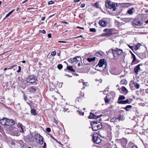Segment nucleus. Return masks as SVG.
Instances as JSON below:
<instances>
[{
	"instance_id": "nucleus-52",
	"label": "nucleus",
	"mask_w": 148,
	"mask_h": 148,
	"mask_svg": "<svg viewBox=\"0 0 148 148\" xmlns=\"http://www.w3.org/2000/svg\"><path fill=\"white\" fill-rule=\"evenodd\" d=\"M10 143L11 145H14L15 144V143L12 141H10Z\"/></svg>"
},
{
	"instance_id": "nucleus-50",
	"label": "nucleus",
	"mask_w": 148,
	"mask_h": 148,
	"mask_svg": "<svg viewBox=\"0 0 148 148\" xmlns=\"http://www.w3.org/2000/svg\"><path fill=\"white\" fill-rule=\"evenodd\" d=\"M23 148H28V146L26 144L22 146Z\"/></svg>"
},
{
	"instance_id": "nucleus-58",
	"label": "nucleus",
	"mask_w": 148,
	"mask_h": 148,
	"mask_svg": "<svg viewBox=\"0 0 148 148\" xmlns=\"http://www.w3.org/2000/svg\"><path fill=\"white\" fill-rule=\"evenodd\" d=\"M85 6V4H82L81 5V7L82 8H84Z\"/></svg>"
},
{
	"instance_id": "nucleus-33",
	"label": "nucleus",
	"mask_w": 148,
	"mask_h": 148,
	"mask_svg": "<svg viewBox=\"0 0 148 148\" xmlns=\"http://www.w3.org/2000/svg\"><path fill=\"white\" fill-rule=\"evenodd\" d=\"M93 5L95 6L97 8H99V2H96L95 3L93 4Z\"/></svg>"
},
{
	"instance_id": "nucleus-11",
	"label": "nucleus",
	"mask_w": 148,
	"mask_h": 148,
	"mask_svg": "<svg viewBox=\"0 0 148 148\" xmlns=\"http://www.w3.org/2000/svg\"><path fill=\"white\" fill-rule=\"evenodd\" d=\"M101 116V115L96 116L94 114H92V112H90L88 118L90 119H95L99 118Z\"/></svg>"
},
{
	"instance_id": "nucleus-42",
	"label": "nucleus",
	"mask_w": 148,
	"mask_h": 148,
	"mask_svg": "<svg viewBox=\"0 0 148 148\" xmlns=\"http://www.w3.org/2000/svg\"><path fill=\"white\" fill-rule=\"evenodd\" d=\"M55 3L53 1H51L48 3V5H50L51 4H54Z\"/></svg>"
},
{
	"instance_id": "nucleus-32",
	"label": "nucleus",
	"mask_w": 148,
	"mask_h": 148,
	"mask_svg": "<svg viewBox=\"0 0 148 148\" xmlns=\"http://www.w3.org/2000/svg\"><path fill=\"white\" fill-rule=\"evenodd\" d=\"M117 121L116 117H115L110 119V121L111 122H116Z\"/></svg>"
},
{
	"instance_id": "nucleus-17",
	"label": "nucleus",
	"mask_w": 148,
	"mask_h": 148,
	"mask_svg": "<svg viewBox=\"0 0 148 148\" xmlns=\"http://www.w3.org/2000/svg\"><path fill=\"white\" fill-rule=\"evenodd\" d=\"M7 118L5 117L0 120V123L3 125H6Z\"/></svg>"
},
{
	"instance_id": "nucleus-15",
	"label": "nucleus",
	"mask_w": 148,
	"mask_h": 148,
	"mask_svg": "<svg viewBox=\"0 0 148 148\" xmlns=\"http://www.w3.org/2000/svg\"><path fill=\"white\" fill-rule=\"evenodd\" d=\"M142 65L141 64H139L135 67L134 69V71L136 74H138V72L140 70V66Z\"/></svg>"
},
{
	"instance_id": "nucleus-10",
	"label": "nucleus",
	"mask_w": 148,
	"mask_h": 148,
	"mask_svg": "<svg viewBox=\"0 0 148 148\" xmlns=\"http://www.w3.org/2000/svg\"><path fill=\"white\" fill-rule=\"evenodd\" d=\"M99 23L100 25L102 27H105L107 25V22L103 19H101L99 21Z\"/></svg>"
},
{
	"instance_id": "nucleus-14",
	"label": "nucleus",
	"mask_w": 148,
	"mask_h": 148,
	"mask_svg": "<svg viewBox=\"0 0 148 148\" xmlns=\"http://www.w3.org/2000/svg\"><path fill=\"white\" fill-rule=\"evenodd\" d=\"M104 55V53L101 51H99L96 52L95 54V56H96L102 58Z\"/></svg>"
},
{
	"instance_id": "nucleus-23",
	"label": "nucleus",
	"mask_w": 148,
	"mask_h": 148,
	"mask_svg": "<svg viewBox=\"0 0 148 148\" xmlns=\"http://www.w3.org/2000/svg\"><path fill=\"white\" fill-rule=\"evenodd\" d=\"M141 45L140 43H138L136 46L134 47V49L135 50H137L139 49V48Z\"/></svg>"
},
{
	"instance_id": "nucleus-6",
	"label": "nucleus",
	"mask_w": 148,
	"mask_h": 148,
	"mask_svg": "<svg viewBox=\"0 0 148 148\" xmlns=\"http://www.w3.org/2000/svg\"><path fill=\"white\" fill-rule=\"evenodd\" d=\"M132 24L133 25L140 27L142 25L143 21L138 18H135L133 20Z\"/></svg>"
},
{
	"instance_id": "nucleus-5",
	"label": "nucleus",
	"mask_w": 148,
	"mask_h": 148,
	"mask_svg": "<svg viewBox=\"0 0 148 148\" xmlns=\"http://www.w3.org/2000/svg\"><path fill=\"white\" fill-rule=\"evenodd\" d=\"M37 80V77L34 75H31L27 78L26 81L27 82L33 84L35 83Z\"/></svg>"
},
{
	"instance_id": "nucleus-29",
	"label": "nucleus",
	"mask_w": 148,
	"mask_h": 148,
	"mask_svg": "<svg viewBox=\"0 0 148 148\" xmlns=\"http://www.w3.org/2000/svg\"><path fill=\"white\" fill-rule=\"evenodd\" d=\"M107 139L109 141H110L112 139V136L110 134H108L107 137Z\"/></svg>"
},
{
	"instance_id": "nucleus-43",
	"label": "nucleus",
	"mask_w": 148,
	"mask_h": 148,
	"mask_svg": "<svg viewBox=\"0 0 148 148\" xmlns=\"http://www.w3.org/2000/svg\"><path fill=\"white\" fill-rule=\"evenodd\" d=\"M19 130H20V132H21L24 133L23 127H21L20 128H19Z\"/></svg>"
},
{
	"instance_id": "nucleus-45",
	"label": "nucleus",
	"mask_w": 148,
	"mask_h": 148,
	"mask_svg": "<svg viewBox=\"0 0 148 148\" xmlns=\"http://www.w3.org/2000/svg\"><path fill=\"white\" fill-rule=\"evenodd\" d=\"M46 130L48 132H51V129L49 127H47V128Z\"/></svg>"
},
{
	"instance_id": "nucleus-12",
	"label": "nucleus",
	"mask_w": 148,
	"mask_h": 148,
	"mask_svg": "<svg viewBox=\"0 0 148 148\" xmlns=\"http://www.w3.org/2000/svg\"><path fill=\"white\" fill-rule=\"evenodd\" d=\"M15 124L14 121L12 119H7L6 124L7 126H12Z\"/></svg>"
},
{
	"instance_id": "nucleus-37",
	"label": "nucleus",
	"mask_w": 148,
	"mask_h": 148,
	"mask_svg": "<svg viewBox=\"0 0 148 148\" xmlns=\"http://www.w3.org/2000/svg\"><path fill=\"white\" fill-rule=\"evenodd\" d=\"M107 96H106V97L104 98L105 101L106 103H108L110 101L107 98Z\"/></svg>"
},
{
	"instance_id": "nucleus-53",
	"label": "nucleus",
	"mask_w": 148,
	"mask_h": 148,
	"mask_svg": "<svg viewBox=\"0 0 148 148\" xmlns=\"http://www.w3.org/2000/svg\"><path fill=\"white\" fill-rule=\"evenodd\" d=\"M58 42L59 43H65L67 42L65 41H58Z\"/></svg>"
},
{
	"instance_id": "nucleus-9",
	"label": "nucleus",
	"mask_w": 148,
	"mask_h": 148,
	"mask_svg": "<svg viewBox=\"0 0 148 148\" xmlns=\"http://www.w3.org/2000/svg\"><path fill=\"white\" fill-rule=\"evenodd\" d=\"M121 143L123 148H126L127 143V139L125 138H123L120 140Z\"/></svg>"
},
{
	"instance_id": "nucleus-47",
	"label": "nucleus",
	"mask_w": 148,
	"mask_h": 148,
	"mask_svg": "<svg viewBox=\"0 0 148 148\" xmlns=\"http://www.w3.org/2000/svg\"><path fill=\"white\" fill-rule=\"evenodd\" d=\"M40 32L43 34H45L46 33L45 31L44 30H42L40 31Z\"/></svg>"
},
{
	"instance_id": "nucleus-64",
	"label": "nucleus",
	"mask_w": 148,
	"mask_h": 148,
	"mask_svg": "<svg viewBox=\"0 0 148 148\" xmlns=\"http://www.w3.org/2000/svg\"><path fill=\"white\" fill-rule=\"evenodd\" d=\"M74 1L75 2H77L80 1V0H74Z\"/></svg>"
},
{
	"instance_id": "nucleus-59",
	"label": "nucleus",
	"mask_w": 148,
	"mask_h": 148,
	"mask_svg": "<svg viewBox=\"0 0 148 148\" xmlns=\"http://www.w3.org/2000/svg\"><path fill=\"white\" fill-rule=\"evenodd\" d=\"M115 39V38H110V39L111 40H112V41H113V42H114L115 41V40H114Z\"/></svg>"
},
{
	"instance_id": "nucleus-4",
	"label": "nucleus",
	"mask_w": 148,
	"mask_h": 148,
	"mask_svg": "<svg viewBox=\"0 0 148 148\" xmlns=\"http://www.w3.org/2000/svg\"><path fill=\"white\" fill-rule=\"evenodd\" d=\"M98 66L99 67H102L103 66V70H104L107 66L106 61L104 59H101L100 60L98 64L96 65V67H97Z\"/></svg>"
},
{
	"instance_id": "nucleus-26",
	"label": "nucleus",
	"mask_w": 148,
	"mask_h": 148,
	"mask_svg": "<svg viewBox=\"0 0 148 148\" xmlns=\"http://www.w3.org/2000/svg\"><path fill=\"white\" fill-rule=\"evenodd\" d=\"M31 113L33 115H36V110L34 109H32L31 110Z\"/></svg>"
},
{
	"instance_id": "nucleus-39",
	"label": "nucleus",
	"mask_w": 148,
	"mask_h": 148,
	"mask_svg": "<svg viewBox=\"0 0 148 148\" xmlns=\"http://www.w3.org/2000/svg\"><path fill=\"white\" fill-rule=\"evenodd\" d=\"M17 127L19 129L21 127H23V125L21 123H19L18 124Z\"/></svg>"
},
{
	"instance_id": "nucleus-34",
	"label": "nucleus",
	"mask_w": 148,
	"mask_h": 148,
	"mask_svg": "<svg viewBox=\"0 0 148 148\" xmlns=\"http://www.w3.org/2000/svg\"><path fill=\"white\" fill-rule=\"evenodd\" d=\"M134 83V82H131L130 83V86L131 88H133L134 86V85H135Z\"/></svg>"
},
{
	"instance_id": "nucleus-60",
	"label": "nucleus",
	"mask_w": 148,
	"mask_h": 148,
	"mask_svg": "<svg viewBox=\"0 0 148 148\" xmlns=\"http://www.w3.org/2000/svg\"><path fill=\"white\" fill-rule=\"evenodd\" d=\"M144 145L145 146V148H147L148 147V145L147 143H145V144H144Z\"/></svg>"
},
{
	"instance_id": "nucleus-63",
	"label": "nucleus",
	"mask_w": 148,
	"mask_h": 148,
	"mask_svg": "<svg viewBox=\"0 0 148 148\" xmlns=\"http://www.w3.org/2000/svg\"><path fill=\"white\" fill-rule=\"evenodd\" d=\"M23 98H24V99L25 100H26V99H27V98L26 97V96L24 95V94L23 95Z\"/></svg>"
},
{
	"instance_id": "nucleus-44",
	"label": "nucleus",
	"mask_w": 148,
	"mask_h": 148,
	"mask_svg": "<svg viewBox=\"0 0 148 148\" xmlns=\"http://www.w3.org/2000/svg\"><path fill=\"white\" fill-rule=\"evenodd\" d=\"M56 54V52L54 51L52 52L51 53V55L53 56H55Z\"/></svg>"
},
{
	"instance_id": "nucleus-19",
	"label": "nucleus",
	"mask_w": 148,
	"mask_h": 148,
	"mask_svg": "<svg viewBox=\"0 0 148 148\" xmlns=\"http://www.w3.org/2000/svg\"><path fill=\"white\" fill-rule=\"evenodd\" d=\"M30 92H34L36 90V86H31L29 89Z\"/></svg>"
},
{
	"instance_id": "nucleus-16",
	"label": "nucleus",
	"mask_w": 148,
	"mask_h": 148,
	"mask_svg": "<svg viewBox=\"0 0 148 148\" xmlns=\"http://www.w3.org/2000/svg\"><path fill=\"white\" fill-rule=\"evenodd\" d=\"M27 137L28 140L31 142H33L35 139L34 136L32 134L30 133L29 135H27Z\"/></svg>"
},
{
	"instance_id": "nucleus-38",
	"label": "nucleus",
	"mask_w": 148,
	"mask_h": 148,
	"mask_svg": "<svg viewBox=\"0 0 148 148\" xmlns=\"http://www.w3.org/2000/svg\"><path fill=\"white\" fill-rule=\"evenodd\" d=\"M63 67V66L61 64H58L57 66V67L58 69H61Z\"/></svg>"
},
{
	"instance_id": "nucleus-48",
	"label": "nucleus",
	"mask_w": 148,
	"mask_h": 148,
	"mask_svg": "<svg viewBox=\"0 0 148 148\" xmlns=\"http://www.w3.org/2000/svg\"><path fill=\"white\" fill-rule=\"evenodd\" d=\"M82 83L83 84V85H84L85 86H87V84H88L87 82H82Z\"/></svg>"
},
{
	"instance_id": "nucleus-46",
	"label": "nucleus",
	"mask_w": 148,
	"mask_h": 148,
	"mask_svg": "<svg viewBox=\"0 0 148 148\" xmlns=\"http://www.w3.org/2000/svg\"><path fill=\"white\" fill-rule=\"evenodd\" d=\"M18 70L17 71V73H19L21 72V68L20 66H18Z\"/></svg>"
},
{
	"instance_id": "nucleus-56",
	"label": "nucleus",
	"mask_w": 148,
	"mask_h": 148,
	"mask_svg": "<svg viewBox=\"0 0 148 148\" xmlns=\"http://www.w3.org/2000/svg\"><path fill=\"white\" fill-rule=\"evenodd\" d=\"M129 47H130V48L132 49V50H133L134 49V47H133L132 46H130L129 45H128Z\"/></svg>"
},
{
	"instance_id": "nucleus-41",
	"label": "nucleus",
	"mask_w": 148,
	"mask_h": 148,
	"mask_svg": "<svg viewBox=\"0 0 148 148\" xmlns=\"http://www.w3.org/2000/svg\"><path fill=\"white\" fill-rule=\"evenodd\" d=\"M90 31L92 32H95L96 31V30L95 28H90Z\"/></svg>"
},
{
	"instance_id": "nucleus-20",
	"label": "nucleus",
	"mask_w": 148,
	"mask_h": 148,
	"mask_svg": "<svg viewBox=\"0 0 148 148\" xmlns=\"http://www.w3.org/2000/svg\"><path fill=\"white\" fill-rule=\"evenodd\" d=\"M108 52L109 53H112L114 58H116L117 57L116 54L115 53V50L110 49L109 50Z\"/></svg>"
},
{
	"instance_id": "nucleus-25",
	"label": "nucleus",
	"mask_w": 148,
	"mask_h": 148,
	"mask_svg": "<svg viewBox=\"0 0 148 148\" xmlns=\"http://www.w3.org/2000/svg\"><path fill=\"white\" fill-rule=\"evenodd\" d=\"M132 107V106L131 105H127L124 108V109L126 111H129Z\"/></svg>"
},
{
	"instance_id": "nucleus-35",
	"label": "nucleus",
	"mask_w": 148,
	"mask_h": 148,
	"mask_svg": "<svg viewBox=\"0 0 148 148\" xmlns=\"http://www.w3.org/2000/svg\"><path fill=\"white\" fill-rule=\"evenodd\" d=\"M14 10H12V11L9 12L6 15L5 17H9L12 14V13L14 11Z\"/></svg>"
},
{
	"instance_id": "nucleus-21",
	"label": "nucleus",
	"mask_w": 148,
	"mask_h": 148,
	"mask_svg": "<svg viewBox=\"0 0 148 148\" xmlns=\"http://www.w3.org/2000/svg\"><path fill=\"white\" fill-rule=\"evenodd\" d=\"M134 11V9L132 8H131L129 10H128L127 11V13L130 14L131 15L133 13Z\"/></svg>"
},
{
	"instance_id": "nucleus-62",
	"label": "nucleus",
	"mask_w": 148,
	"mask_h": 148,
	"mask_svg": "<svg viewBox=\"0 0 148 148\" xmlns=\"http://www.w3.org/2000/svg\"><path fill=\"white\" fill-rule=\"evenodd\" d=\"M46 143L45 142V143H44V145H43V148H46Z\"/></svg>"
},
{
	"instance_id": "nucleus-22",
	"label": "nucleus",
	"mask_w": 148,
	"mask_h": 148,
	"mask_svg": "<svg viewBox=\"0 0 148 148\" xmlns=\"http://www.w3.org/2000/svg\"><path fill=\"white\" fill-rule=\"evenodd\" d=\"M66 69L71 72H74L75 70L73 69V67L71 66H67Z\"/></svg>"
},
{
	"instance_id": "nucleus-61",
	"label": "nucleus",
	"mask_w": 148,
	"mask_h": 148,
	"mask_svg": "<svg viewBox=\"0 0 148 148\" xmlns=\"http://www.w3.org/2000/svg\"><path fill=\"white\" fill-rule=\"evenodd\" d=\"M61 22L62 23H64L66 25H67L68 24V23L66 21H61Z\"/></svg>"
},
{
	"instance_id": "nucleus-28",
	"label": "nucleus",
	"mask_w": 148,
	"mask_h": 148,
	"mask_svg": "<svg viewBox=\"0 0 148 148\" xmlns=\"http://www.w3.org/2000/svg\"><path fill=\"white\" fill-rule=\"evenodd\" d=\"M122 90L124 92H125L127 93L128 92V91L127 89L124 86H122L121 88Z\"/></svg>"
},
{
	"instance_id": "nucleus-8",
	"label": "nucleus",
	"mask_w": 148,
	"mask_h": 148,
	"mask_svg": "<svg viewBox=\"0 0 148 148\" xmlns=\"http://www.w3.org/2000/svg\"><path fill=\"white\" fill-rule=\"evenodd\" d=\"M81 58L80 57L77 56L73 58V65L77 63L78 66L81 65Z\"/></svg>"
},
{
	"instance_id": "nucleus-1",
	"label": "nucleus",
	"mask_w": 148,
	"mask_h": 148,
	"mask_svg": "<svg viewBox=\"0 0 148 148\" xmlns=\"http://www.w3.org/2000/svg\"><path fill=\"white\" fill-rule=\"evenodd\" d=\"M91 125L93 130L97 131L101 128L102 126L101 123L95 121H93L91 123Z\"/></svg>"
},
{
	"instance_id": "nucleus-2",
	"label": "nucleus",
	"mask_w": 148,
	"mask_h": 148,
	"mask_svg": "<svg viewBox=\"0 0 148 148\" xmlns=\"http://www.w3.org/2000/svg\"><path fill=\"white\" fill-rule=\"evenodd\" d=\"M106 8L112 9L113 11H115L117 6L116 3H113L108 1H106Z\"/></svg>"
},
{
	"instance_id": "nucleus-57",
	"label": "nucleus",
	"mask_w": 148,
	"mask_h": 148,
	"mask_svg": "<svg viewBox=\"0 0 148 148\" xmlns=\"http://www.w3.org/2000/svg\"><path fill=\"white\" fill-rule=\"evenodd\" d=\"M121 119V116L120 115H119L117 117V120H120Z\"/></svg>"
},
{
	"instance_id": "nucleus-36",
	"label": "nucleus",
	"mask_w": 148,
	"mask_h": 148,
	"mask_svg": "<svg viewBox=\"0 0 148 148\" xmlns=\"http://www.w3.org/2000/svg\"><path fill=\"white\" fill-rule=\"evenodd\" d=\"M73 58H69L68 60V62L70 63L73 64Z\"/></svg>"
},
{
	"instance_id": "nucleus-49",
	"label": "nucleus",
	"mask_w": 148,
	"mask_h": 148,
	"mask_svg": "<svg viewBox=\"0 0 148 148\" xmlns=\"http://www.w3.org/2000/svg\"><path fill=\"white\" fill-rule=\"evenodd\" d=\"M136 60V57H134V58H133V60L132 62V63L133 64H134L133 63H134L135 61Z\"/></svg>"
},
{
	"instance_id": "nucleus-24",
	"label": "nucleus",
	"mask_w": 148,
	"mask_h": 148,
	"mask_svg": "<svg viewBox=\"0 0 148 148\" xmlns=\"http://www.w3.org/2000/svg\"><path fill=\"white\" fill-rule=\"evenodd\" d=\"M96 58L95 57H94L93 58H88L87 59V60L89 62H91L92 61H95V60Z\"/></svg>"
},
{
	"instance_id": "nucleus-30",
	"label": "nucleus",
	"mask_w": 148,
	"mask_h": 148,
	"mask_svg": "<svg viewBox=\"0 0 148 148\" xmlns=\"http://www.w3.org/2000/svg\"><path fill=\"white\" fill-rule=\"evenodd\" d=\"M125 99V97L123 95H121L119 97L118 100L120 101L121 100L124 99Z\"/></svg>"
},
{
	"instance_id": "nucleus-13",
	"label": "nucleus",
	"mask_w": 148,
	"mask_h": 148,
	"mask_svg": "<svg viewBox=\"0 0 148 148\" xmlns=\"http://www.w3.org/2000/svg\"><path fill=\"white\" fill-rule=\"evenodd\" d=\"M123 50L121 49L116 48L115 50V53L116 54L117 57V56L121 55L123 53Z\"/></svg>"
},
{
	"instance_id": "nucleus-55",
	"label": "nucleus",
	"mask_w": 148,
	"mask_h": 148,
	"mask_svg": "<svg viewBox=\"0 0 148 148\" xmlns=\"http://www.w3.org/2000/svg\"><path fill=\"white\" fill-rule=\"evenodd\" d=\"M78 112L79 113L80 115H83L84 114V112H82L81 111H79Z\"/></svg>"
},
{
	"instance_id": "nucleus-54",
	"label": "nucleus",
	"mask_w": 148,
	"mask_h": 148,
	"mask_svg": "<svg viewBox=\"0 0 148 148\" xmlns=\"http://www.w3.org/2000/svg\"><path fill=\"white\" fill-rule=\"evenodd\" d=\"M53 121L55 123H56L57 124H58V122L57 121L56 119L55 118L53 119Z\"/></svg>"
},
{
	"instance_id": "nucleus-27",
	"label": "nucleus",
	"mask_w": 148,
	"mask_h": 148,
	"mask_svg": "<svg viewBox=\"0 0 148 148\" xmlns=\"http://www.w3.org/2000/svg\"><path fill=\"white\" fill-rule=\"evenodd\" d=\"M120 83L122 84H126L127 83V82L125 79H123L121 81Z\"/></svg>"
},
{
	"instance_id": "nucleus-18",
	"label": "nucleus",
	"mask_w": 148,
	"mask_h": 148,
	"mask_svg": "<svg viewBox=\"0 0 148 148\" xmlns=\"http://www.w3.org/2000/svg\"><path fill=\"white\" fill-rule=\"evenodd\" d=\"M117 103H118L120 104H125L130 103L129 102V100L128 99H127L125 100L119 101H118Z\"/></svg>"
},
{
	"instance_id": "nucleus-31",
	"label": "nucleus",
	"mask_w": 148,
	"mask_h": 148,
	"mask_svg": "<svg viewBox=\"0 0 148 148\" xmlns=\"http://www.w3.org/2000/svg\"><path fill=\"white\" fill-rule=\"evenodd\" d=\"M134 84L135 85H134V87H135L136 89H138L140 87L139 84L136 82H134Z\"/></svg>"
},
{
	"instance_id": "nucleus-3",
	"label": "nucleus",
	"mask_w": 148,
	"mask_h": 148,
	"mask_svg": "<svg viewBox=\"0 0 148 148\" xmlns=\"http://www.w3.org/2000/svg\"><path fill=\"white\" fill-rule=\"evenodd\" d=\"M34 138L36 142L42 145L43 143V137L39 134H37L34 136Z\"/></svg>"
},
{
	"instance_id": "nucleus-7",
	"label": "nucleus",
	"mask_w": 148,
	"mask_h": 148,
	"mask_svg": "<svg viewBox=\"0 0 148 148\" xmlns=\"http://www.w3.org/2000/svg\"><path fill=\"white\" fill-rule=\"evenodd\" d=\"M92 140L93 142L97 144H99L101 141V140L100 137L98 135L95 134L93 135Z\"/></svg>"
},
{
	"instance_id": "nucleus-40",
	"label": "nucleus",
	"mask_w": 148,
	"mask_h": 148,
	"mask_svg": "<svg viewBox=\"0 0 148 148\" xmlns=\"http://www.w3.org/2000/svg\"><path fill=\"white\" fill-rule=\"evenodd\" d=\"M123 4L124 5V6L126 7H128L130 4L129 3H124Z\"/></svg>"
},
{
	"instance_id": "nucleus-51",
	"label": "nucleus",
	"mask_w": 148,
	"mask_h": 148,
	"mask_svg": "<svg viewBox=\"0 0 148 148\" xmlns=\"http://www.w3.org/2000/svg\"><path fill=\"white\" fill-rule=\"evenodd\" d=\"M16 66V65L11 66L9 68V69H13L14 67H15Z\"/></svg>"
}]
</instances>
